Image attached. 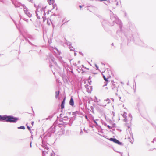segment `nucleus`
Here are the masks:
<instances>
[{
    "mask_svg": "<svg viewBox=\"0 0 156 156\" xmlns=\"http://www.w3.org/2000/svg\"><path fill=\"white\" fill-rule=\"evenodd\" d=\"M18 120V118L13 117L11 116H7L5 115L3 116L0 115V121H3L6 120L7 122H14Z\"/></svg>",
    "mask_w": 156,
    "mask_h": 156,
    "instance_id": "f257e3e1",
    "label": "nucleus"
},
{
    "mask_svg": "<svg viewBox=\"0 0 156 156\" xmlns=\"http://www.w3.org/2000/svg\"><path fill=\"white\" fill-rule=\"evenodd\" d=\"M115 22L116 24L119 25V27L120 28V30H118L116 32L117 34L119 35L120 38H121L122 41V36L123 33L122 32V27L123 25L120 20L117 17L115 20Z\"/></svg>",
    "mask_w": 156,
    "mask_h": 156,
    "instance_id": "f03ea898",
    "label": "nucleus"
},
{
    "mask_svg": "<svg viewBox=\"0 0 156 156\" xmlns=\"http://www.w3.org/2000/svg\"><path fill=\"white\" fill-rule=\"evenodd\" d=\"M15 5L17 7H20L21 5L23 7L25 14L29 17L31 16V14L29 12L27 8L24 5H21V4H19V5Z\"/></svg>",
    "mask_w": 156,
    "mask_h": 156,
    "instance_id": "7ed1b4c3",
    "label": "nucleus"
},
{
    "mask_svg": "<svg viewBox=\"0 0 156 156\" xmlns=\"http://www.w3.org/2000/svg\"><path fill=\"white\" fill-rule=\"evenodd\" d=\"M110 141H112L114 143L118 144L119 145L123 146V144L122 143L120 142L119 140L116 138H110L108 139Z\"/></svg>",
    "mask_w": 156,
    "mask_h": 156,
    "instance_id": "20e7f679",
    "label": "nucleus"
},
{
    "mask_svg": "<svg viewBox=\"0 0 156 156\" xmlns=\"http://www.w3.org/2000/svg\"><path fill=\"white\" fill-rule=\"evenodd\" d=\"M82 67H79V70H80V71H79V73H80L81 71H82V73L84 72L86 70H89V69H87L86 67H84L83 65H82Z\"/></svg>",
    "mask_w": 156,
    "mask_h": 156,
    "instance_id": "39448f33",
    "label": "nucleus"
},
{
    "mask_svg": "<svg viewBox=\"0 0 156 156\" xmlns=\"http://www.w3.org/2000/svg\"><path fill=\"white\" fill-rule=\"evenodd\" d=\"M85 87L86 89V91L87 92L90 93L91 92L92 89V86H89L87 84L85 85Z\"/></svg>",
    "mask_w": 156,
    "mask_h": 156,
    "instance_id": "423d86ee",
    "label": "nucleus"
},
{
    "mask_svg": "<svg viewBox=\"0 0 156 156\" xmlns=\"http://www.w3.org/2000/svg\"><path fill=\"white\" fill-rule=\"evenodd\" d=\"M125 36L127 39V40L128 42H129V41H133L134 42L135 41V40L134 39V37L133 35H131V36H126L125 35Z\"/></svg>",
    "mask_w": 156,
    "mask_h": 156,
    "instance_id": "0eeeda50",
    "label": "nucleus"
},
{
    "mask_svg": "<svg viewBox=\"0 0 156 156\" xmlns=\"http://www.w3.org/2000/svg\"><path fill=\"white\" fill-rule=\"evenodd\" d=\"M117 17L116 16H115V15L114 14H111L110 15V19L111 20L113 21V23L112 24H111V26H113L114 24V22L115 21V19H116V18Z\"/></svg>",
    "mask_w": 156,
    "mask_h": 156,
    "instance_id": "6e6552de",
    "label": "nucleus"
},
{
    "mask_svg": "<svg viewBox=\"0 0 156 156\" xmlns=\"http://www.w3.org/2000/svg\"><path fill=\"white\" fill-rule=\"evenodd\" d=\"M42 11H43L44 12V16L46 14H49V10L47 9L46 7H45L44 8H43L42 9Z\"/></svg>",
    "mask_w": 156,
    "mask_h": 156,
    "instance_id": "1a4fd4ad",
    "label": "nucleus"
},
{
    "mask_svg": "<svg viewBox=\"0 0 156 156\" xmlns=\"http://www.w3.org/2000/svg\"><path fill=\"white\" fill-rule=\"evenodd\" d=\"M112 89L114 92H117L118 91V88L115 86V85L112 83V85L111 87Z\"/></svg>",
    "mask_w": 156,
    "mask_h": 156,
    "instance_id": "9d476101",
    "label": "nucleus"
},
{
    "mask_svg": "<svg viewBox=\"0 0 156 156\" xmlns=\"http://www.w3.org/2000/svg\"><path fill=\"white\" fill-rule=\"evenodd\" d=\"M101 23L103 26H105V24H107L108 25L109 24V23L108 21L106 20H103L102 21H101Z\"/></svg>",
    "mask_w": 156,
    "mask_h": 156,
    "instance_id": "9b49d317",
    "label": "nucleus"
},
{
    "mask_svg": "<svg viewBox=\"0 0 156 156\" xmlns=\"http://www.w3.org/2000/svg\"><path fill=\"white\" fill-rule=\"evenodd\" d=\"M137 40L138 41V42H137L136 41V40L135 41L136 44H139L140 45L142 46L143 45L142 44V41L139 39H138Z\"/></svg>",
    "mask_w": 156,
    "mask_h": 156,
    "instance_id": "f8f14e48",
    "label": "nucleus"
},
{
    "mask_svg": "<svg viewBox=\"0 0 156 156\" xmlns=\"http://www.w3.org/2000/svg\"><path fill=\"white\" fill-rule=\"evenodd\" d=\"M48 2L50 5H54L55 4L54 0H48Z\"/></svg>",
    "mask_w": 156,
    "mask_h": 156,
    "instance_id": "ddd939ff",
    "label": "nucleus"
},
{
    "mask_svg": "<svg viewBox=\"0 0 156 156\" xmlns=\"http://www.w3.org/2000/svg\"><path fill=\"white\" fill-rule=\"evenodd\" d=\"M65 98H64V100H63L61 104V108L62 109H63V108H64V104H65Z\"/></svg>",
    "mask_w": 156,
    "mask_h": 156,
    "instance_id": "4468645a",
    "label": "nucleus"
},
{
    "mask_svg": "<svg viewBox=\"0 0 156 156\" xmlns=\"http://www.w3.org/2000/svg\"><path fill=\"white\" fill-rule=\"evenodd\" d=\"M69 104L70 105H71L72 106H73L74 105V101L72 97L71 98L70 100V101H69Z\"/></svg>",
    "mask_w": 156,
    "mask_h": 156,
    "instance_id": "2eb2a0df",
    "label": "nucleus"
},
{
    "mask_svg": "<svg viewBox=\"0 0 156 156\" xmlns=\"http://www.w3.org/2000/svg\"><path fill=\"white\" fill-rule=\"evenodd\" d=\"M128 119L130 121V123L132 121V117L131 114L130 113L128 115Z\"/></svg>",
    "mask_w": 156,
    "mask_h": 156,
    "instance_id": "dca6fc26",
    "label": "nucleus"
},
{
    "mask_svg": "<svg viewBox=\"0 0 156 156\" xmlns=\"http://www.w3.org/2000/svg\"><path fill=\"white\" fill-rule=\"evenodd\" d=\"M92 119H93L94 122L95 124L97 126H98V124L97 122L96 121H98V119L94 120V117H92Z\"/></svg>",
    "mask_w": 156,
    "mask_h": 156,
    "instance_id": "f3484780",
    "label": "nucleus"
},
{
    "mask_svg": "<svg viewBox=\"0 0 156 156\" xmlns=\"http://www.w3.org/2000/svg\"><path fill=\"white\" fill-rule=\"evenodd\" d=\"M94 102H98L100 101V100L98 99L96 97H95V99H94Z\"/></svg>",
    "mask_w": 156,
    "mask_h": 156,
    "instance_id": "a211bd4d",
    "label": "nucleus"
},
{
    "mask_svg": "<svg viewBox=\"0 0 156 156\" xmlns=\"http://www.w3.org/2000/svg\"><path fill=\"white\" fill-rule=\"evenodd\" d=\"M40 12H39L37 11L36 12V16L37 17L38 19L40 18V16H40Z\"/></svg>",
    "mask_w": 156,
    "mask_h": 156,
    "instance_id": "6ab92c4d",
    "label": "nucleus"
},
{
    "mask_svg": "<svg viewBox=\"0 0 156 156\" xmlns=\"http://www.w3.org/2000/svg\"><path fill=\"white\" fill-rule=\"evenodd\" d=\"M102 75H103V77L105 81L108 82V79L106 78L105 76L103 74H102Z\"/></svg>",
    "mask_w": 156,
    "mask_h": 156,
    "instance_id": "aec40b11",
    "label": "nucleus"
},
{
    "mask_svg": "<svg viewBox=\"0 0 156 156\" xmlns=\"http://www.w3.org/2000/svg\"><path fill=\"white\" fill-rule=\"evenodd\" d=\"M59 91H56L55 92V98H57L59 96Z\"/></svg>",
    "mask_w": 156,
    "mask_h": 156,
    "instance_id": "412c9836",
    "label": "nucleus"
},
{
    "mask_svg": "<svg viewBox=\"0 0 156 156\" xmlns=\"http://www.w3.org/2000/svg\"><path fill=\"white\" fill-rule=\"evenodd\" d=\"M127 113L125 112H124L122 116L124 118H127Z\"/></svg>",
    "mask_w": 156,
    "mask_h": 156,
    "instance_id": "4be33fe9",
    "label": "nucleus"
},
{
    "mask_svg": "<svg viewBox=\"0 0 156 156\" xmlns=\"http://www.w3.org/2000/svg\"><path fill=\"white\" fill-rule=\"evenodd\" d=\"M105 101L107 102L108 104H109L110 103V100L109 98H107L105 100Z\"/></svg>",
    "mask_w": 156,
    "mask_h": 156,
    "instance_id": "5701e85b",
    "label": "nucleus"
},
{
    "mask_svg": "<svg viewBox=\"0 0 156 156\" xmlns=\"http://www.w3.org/2000/svg\"><path fill=\"white\" fill-rule=\"evenodd\" d=\"M18 129H25V128L24 126H21L20 127H18Z\"/></svg>",
    "mask_w": 156,
    "mask_h": 156,
    "instance_id": "b1692460",
    "label": "nucleus"
},
{
    "mask_svg": "<svg viewBox=\"0 0 156 156\" xmlns=\"http://www.w3.org/2000/svg\"><path fill=\"white\" fill-rule=\"evenodd\" d=\"M51 21L50 20H48L47 21V23L48 25H50Z\"/></svg>",
    "mask_w": 156,
    "mask_h": 156,
    "instance_id": "393cba45",
    "label": "nucleus"
},
{
    "mask_svg": "<svg viewBox=\"0 0 156 156\" xmlns=\"http://www.w3.org/2000/svg\"><path fill=\"white\" fill-rule=\"evenodd\" d=\"M102 124L104 125H105V126H107V124H106V123L105 122L103 121V122H102Z\"/></svg>",
    "mask_w": 156,
    "mask_h": 156,
    "instance_id": "a878e982",
    "label": "nucleus"
},
{
    "mask_svg": "<svg viewBox=\"0 0 156 156\" xmlns=\"http://www.w3.org/2000/svg\"><path fill=\"white\" fill-rule=\"evenodd\" d=\"M130 133V135L131 136H132V139H133V133H132V132H129Z\"/></svg>",
    "mask_w": 156,
    "mask_h": 156,
    "instance_id": "bb28decb",
    "label": "nucleus"
},
{
    "mask_svg": "<svg viewBox=\"0 0 156 156\" xmlns=\"http://www.w3.org/2000/svg\"><path fill=\"white\" fill-rule=\"evenodd\" d=\"M128 139H130L131 140H129V141L132 143V144L133 143V141H132V140L131 139V138L130 137H129L128 138Z\"/></svg>",
    "mask_w": 156,
    "mask_h": 156,
    "instance_id": "cd10ccee",
    "label": "nucleus"
},
{
    "mask_svg": "<svg viewBox=\"0 0 156 156\" xmlns=\"http://www.w3.org/2000/svg\"><path fill=\"white\" fill-rule=\"evenodd\" d=\"M95 66L96 68V70H99V68L97 64L95 65Z\"/></svg>",
    "mask_w": 156,
    "mask_h": 156,
    "instance_id": "c85d7f7f",
    "label": "nucleus"
},
{
    "mask_svg": "<svg viewBox=\"0 0 156 156\" xmlns=\"http://www.w3.org/2000/svg\"><path fill=\"white\" fill-rule=\"evenodd\" d=\"M79 53L82 56H83L84 55L82 53V52H81V51L79 52Z\"/></svg>",
    "mask_w": 156,
    "mask_h": 156,
    "instance_id": "c756f323",
    "label": "nucleus"
},
{
    "mask_svg": "<svg viewBox=\"0 0 156 156\" xmlns=\"http://www.w3.org/2000/svg\"><path fill=\"white\" fill-rule=\"evenodd\" d=\"M106 126L108 127V128L109 129H112V127H111V126H110L109 125H107V126Z\"/></svg>",
    "mask_w": 156,
    "mask_h": 156,
    "instance_id": "7c9ffc66",
    "label": "nucleus"
},
{
    "mask_svg": "<svg viewBox=\"0 0 156 156\" xmlns=\"http://www.w3.org/2000/svg\"><path fill=\"white\" fill-rule=\"evenodd\" d=\"M107 82H105V84L104 85H103V87L105 86H107V83H108Z\"/></svg>",
    "mask_w": 156,
    "mask_h": 156,
    "instance_id": "2f4dec72",
    "label": "nucleus"
},
{
    "mask_svg": "<svg viewBox=\"0 0 156 156\" xmlns=\"http://www.w3.org/2000/svg\"><path fill=\"white\" fill-rule=\"evenodd\" d=\"M115 123H113L112 124V127H115Z\"/></svg>",
    "mask_w": 156,
    "mask_h": 156,
    "instance_id": "473e14b6",
    "label": "nucleus"
},
{
    "mask_svg": "<svg viewBox=\"0 0 156 156\" xmlns=\"http://www.w3.org/2000/svg\"><path fill=\"white\" fill-rule=\"evenodd\" d=\"M99 112L100 113H103V111L101 109H100L99 110Z\"/></svg>",
    "mask_w": 156,
    "mask_h": 156,
    "instance_id": "72a5a7b5",
    "label": "nucleus"
},
{
    "mask_svg": "<svg viewBox=\"0 0 156 156\" xmlns=\"http://www.w3.org/2000/svg\"><path fill=\"white\" fill-rule=\"evenodd\" d=\"M154 141L156 142V138H154L153 139V141H152V142L154 143Z\"/></svg>",
    "mask_w": 156,
    "mask_h": 156,
    "instance_id": "f704fd0d",
    "label": "nucleus"
},
{
    "mask_svg": "<svg viewBox=\"0 0 156 156\" xmlns=\"http://www.w3.org/2000/svg\"><path fill=\"white\" fill-rule=\"evenodd\" d=\"M125 119H124V121L125 122H127V118H124Z\"/></svg>",
    "mask_w": 156,
    "mask_h": 156,
    "instance_id": "c9c22d12",
    "label": "nucleus"
},
{
    "mask_svg": "<svg viewBox=\"0 0 156 156\" xmlns=\"http://www.w3.org/2000/svg\"><path fill=\"white\" fill-rule=\"evenodd\" d=\"M85 118L87 120H88V118L87 116L86 115H85Z\"/></svg>",
    "mask_w": 156,
    "mask_h": 156,
    "instance_id": "e433bc0d",
    "label": "nucleus"
},
{
    "mask_svg": "<svg viewBox=\"0 0 156 156\" xmlns=\"http://www.w3.org/2000/svg\"><path fill=\"white\" fill-rule=\"evenodd\" d=\"M44 153H47V152L46 151H43V156H44Z\"/></svg>",
    "mask_w": 156,
    "mask_h": 156,
    "instance_id": "4c0bfd02",
    "label": "nucleus"
},
{
    "mask_svg": "<svg viewBox=\"0 0 156 156\" xmlns=\"http://www.w3.org/2000/svg\"><path fill=\"white\" fill-rule=\"evenodd\" d=\"M88 82H89V85H90L91 84V83L92 82L91 81V80L90 81L89 80Z\"/></svg>",
    "mask_w": 156,
    "mask_h": 156,
    "instance_id": "58836bf2",
    "label": "nucleus"
},
{
    "mask_svg": "<svg viewBox=\"0 0 156 156\" xmlns=\"http://www.w3.org/2000/svg\"><path fill=\"white\" fill-rule=\"evenodd\" d=\"M112 115L113 116H115V112H112Z\"/></svg>",
    "mask_w": 156,
    "mask_h": 156,
    "instance_id": "ea45409f",
    "label": "nucleus"
},
{
    "mask_svg": "<svg viewBox=\"0 0 156 156\" xmlns=\"http://www.w3.org/2000/svg\"><path fill=\"white\" fill-rule=\"evenodd\" d=\"M91 77L90 76L88 78V80H91Z\"/></svg>",
    "mask_w": 156,
    "mask_h": 156,
    "instance_id": "a19ab883",
    "label": "nucleus"
},
{
    "mask_svg": "<svg viewBox=\"0 0 156 156\" xmlns=\"http://www.w3.org/2000/svg\"><path fill=\"white\" fill-rule=\"evenodd\" d=\"M84 131L86 133H88V132L87 131V130L85 129H84Z\"/></svg>",
    "mask_w": 156,
    "mask_h": 156,
    "instance_id": "79ce46f5",
    "label": "nucleus"
},
{
    "mask_svg": "<svg viewBox=\"0 0 156 156\" xmlns=\"http://www.w3.org/2000/svg\"><path fill=\"white\" fill-rule=\"evenodd\" d=\"M90 108H91V110H93V109H94V108H93V106H91L90 107Z\"/></svg>",
    "mask_w": 156,
    "mask_h": 156,
    "instance_id": "37998d69",
    "label": "nucleus"
},
{
    "mask_svg": "<svg viewBox=\"0 0 156 156\" xmlns=\"http://www.w3.org/2000/svg\"><path fill=\"white\" fill-rule=\"evenodd\" d=\"M83 131H82V129H81V131L80 133V134L81 135L82 134V133H83Z\"/></svg>",
    "mask_w": 156,
    "mask_h": 156,
    "instance_id": "c03bdc74",
    "label": "nucleus"
},
{
    "mask_svg": "<svg viewBox=\"0 0 156 156\" xmlns=\"http://www.w3.org/2000/svg\"><path fill=\"white\" fill-rule=\"evenodd\" d=\"M27 128H28V130H30V128L29 126H27Z\"/></svg>",
    "mask_w": 156,
    "mask_h": 156,
    "instance_id": "a18cd8bd",
    "label": "nucleus"
},
{
    "mask_svg": "<svg viewBox=\"0 0 156 156\" xmlns=\"http://www.w3.org/2000/svg\"><path fill=\"white\" fill-rule=\"evenodd\" d=\"M54 156V154L53 153H51V156Z\"/></svg>",
    "mask_w": 156,
    "mask_h": 156,
    "instance_id": "49530a36",
    "label": "nucleus"
},
{
    "mask_svg": "<svg viewBox=\"0 0 156 156\" xmlns=\"http://www.w3.org/2000/svg\"><path fill=\"white\" fill-rule=\"evenodd\" d=\"M107 0H98L99 1H107Z\"/></svg>",
    "mask_w": 156,
    "mask_h": 156,
    "instance_id": "de8ad7c7",
    "label": "nucleus"
},
{
    "mask_svg": "<svg viewBox=\"0 0 156 156\" xmlns=\"http://www.w3.org/2000/svg\"><path fill=\"white\" fill-rule=\"evenodd\" d=\"M79 104H80V99L79 98Z\"/></svg>",
    "mask_w": 156,
    "mask_h": 156,
    "instance_id": "09e8293b",
    "label": "nucleus"
},
{
    "mask_svg": "<svg viewBox=\"0 0 156 156\" xmlns=\"http://www.w3.org/2000/svg\"><path fill=\"white\" fill-rule=\"evenodd\" d=\"M119 100L121 101V97L120 96H119Z\"/></svg>",
    "mask_w": 156,
    "mask_h": 156,
    "instance_id": "8fccbe9b",
    "label": "nucleus"
},
{
    "mask_svg": "<svg viewBox=\"0 0 156 156\" xmlns=\"http://www.w3.org/2000/svg\"><path fill=\"white\" fill-rule=\"evenodd\" d=\"M98 105L99 106H102V105H101V104H98Z\"/></svg>",
    "mask_w": 156,
    "mask_h": 156,
    "instance_id": "3c124183",
    "label": "nucleus"
},
{
    "mask_svg": "<svg viewBox=\"0 0 156 156\" xmlns=\"http://www.w3.org/2000/svg\"><path fill=\"white\" fill-rule=\"evenodd\" d=\"M106 105H102V106L103 107H105V106H106Z\"/></svg>",
    "mask_w": 156,
    "mask_h": 156,
    "instance_id": "603ef678",
    "label": "nucleus"
},
{
    "mask_svg": "<svg viewBox=\"0 0 156 156\" xmlns=\"http://www.w3.org/2000/svg\"><path fill=\"white\" fill-rule=\"evenodd\" d=\"M79 7L81 9L82 7V6H81V5H79Z\"/></svg>",
    "mask_w": 156,
    "mask_h": 156,
    "instance_id": "864d4df0",
    "label": "nucleus"
},
{
    "mask_svg": "<svg viewBox=\"0 0 156 156\" xmlns=\"http://www.w3.org/2000/svg\"><path fill=\"white\" fill-rule=\"evenodd\" d=\"M115 95H116V96H118V93H117V92H116V93H115Z\"/></svg>",
    "mask_w": 156,
    "mask_h": 156,
    "instance_id": "5fc2aeb1",
    "label": "nucleus"
},
{
    "mask_svg": "<svg viewBox=\"0 0 156 156\" xmlns=\"http://www.w3.org/2000/svg\"><path fill=\"white\" fill-rule=\"evenodd\" d=\"M111 45H112V46H114V43H112V44H111Z\"/></svg>",
    "mask_w": 156,
    "mask_h": 156,
    "instance_id": "6e6d98bb",
    "label": "nucleus"
},
{
    "mask_svg": "<svg viewBox=\"0 0 156 156\" xmlns=\"http://www.w3.org/2000/svg\"><path fill=\"white\" fill-rule=\"evenodd\" d=\"M116 5H118V2H117L116 3Z\"/></svg>",
    "mask_w": 156,
    "mask_h": 156,
    "instance_id": "4d7b16f0",
    "label": "nucleus"
},
{
    "mask_svg": "<svg viewBox=\"0 0 156 156\" xmlns=\"http://www.w3.org/2000/svg\"><path fill=\"white\" fill-rule=\"evenodd\" d=\"M33 123H34V122H32V123H31L32 125H33Z\"/></svg>",
    "mask_w": 156,
    "mask_h": 156,
    "instance_id": "13d9d810",
    "label": "nucleus"
},
{
    "mask_svg": "<svg viewBox=\"0 0 156 156\" xmlns=\"http://www.w3.org/2000/svg\"><path fill=\"white\" fill-rule=\"evenodd\" d=\"M30 147H31V142L30 143Z\"/></svg>",
    "mask_w": 156,
    "mask_h": 156,
    "instance_id": "bf43d9fd",
    "label": "nucleus"
},
{
    "mask_svg": "<svg viewBox=\"0 0 156 156\" xmlns=\"http://www.w3.org/2000/svg\"><path fill=\"white\" fill-rule=\"evenodd\" d=\"M105 89H108V87H106L105 88Z\"/></svg>",
    "mask_w": 156,
    "mask_h": 156,
    "instance_id": "052dcab7",
    "label": "nucleus"
},
{
    "mask_svg": "<svg viewBox=\"0 0 156 156\" xmlns=\"http://www.w3.org/2000/svg\"><path fill=\"white\" fill-rule=\"evenodd\" d=\"M116 39H117V40H119V38H118V37H117Z\"/></svg>",
    "mask_w": 156,
    "mask_h": 156,
    "instance_id": "680f3d73",
    "label": "nucleus"
},
{
    "mask_svg": "<svg viewBox=\"0 0 156 156\" xmlns=\"http://www.w3.org/2000/svg\"><path fill=\"white\" fill-rule=\"evenodd\" d=\"M121 84H124L122 82H121Z\"/></svg>",
    "mask_w": 156,
    "mask_h": 156,
    "instance_id": "e2e57ef3",
    "label": "nucleus"
},
{
    "mask_svg": "<svg viewBox=\"0 0 156 156\" xmlns=\"http://www.w3.org/2000/svg\"><path fill=\"white\" fill-rule=\"evenodd\" d=\"M127 85H129V82H128V83H127Z\"/></svg>",
    "mask_w": 156,
    "mask_h": 156,
    "instance_id": "0e129e2a",
    "label": "nucleus"
},
{
    "mask_svg": "<svg viewBox=\"0 0 156 156\" xmlns=\"http://www.w3.org/2000/svg\"><path fill=\"white\" fill-rule=\"evenodd\" d=\"M101 64H103L104 65H105V64H104V63H103L102 62V63H101Z\"/></svg>",
    "mask_w": 156,
    "mask_h": 156,
    "instance_id": "69168bd1",
    "label": "nucleus"
},
{
    "mask_svg": "<svg viewBox=\"0 0 156 156\" xmlns=\"http://www.w3.org/2000/svg\"><path fill=\"white\" fill-rule=\"evenodd\" d=\"M88 103H90V101H89Z\"/></svg>",
    "mask_w": 156,
    "mask_h": 156,
    "instance_id": "338daca9",
    "label": "nucleus"
},
{
    "mask_svg": "<svg viewBox=\"0 0 156 156\" xmlns=\"http://www.w3.org/2000/svg\"><path fill=\"white\" fill-rule=\"evenodd\" d=\"M108 2H110V1H109V0H108Z\"/></svg>",
    "mask_w": 156,
    "mask_h": 156,
    "instance_id": "774afa93",
    "label": "nucleus"
}]
</instances>
